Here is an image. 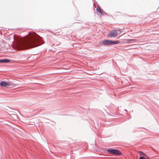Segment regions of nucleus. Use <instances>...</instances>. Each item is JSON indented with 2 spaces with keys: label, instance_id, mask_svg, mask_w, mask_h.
<instances>
[{
  "label": "nucleus",
  "instance_id": "nucleus-1",
  "mask_svg": "<svg viewBox=\"0 0 159 159\" xmlns=\"http://www.w3.org/2000/svg\"><path fill=\"white\" fill-rule=\"evenodd\" d=\"M42 39V38L36 33H29L17 43L16 47L17 50L33 48L38 46Z\"/></svg>",
  "mask_w": 159,
  "mask_h": 159
},
{
  "label": "nucleus",
  "instance_id": "nucleus-2",
  "mask_svg": "<svg viewBox=\"0 0 159 159\" xmlns=\"http://www.w3.org/2000/svg\"><path fill=\"white\" fill-rule=\"evenodd\" d=\"M107 151L111 154H115L117 155H120L121 154V152L117 149H109Z\"/></svg>",
  "mask_w": 159,
  "mask_h": 159
},
{
  "label": "nucleus",
  "instance_id": "nucleus-3",
  "mask_svg": "<svg viewBox=\"0 0 159 159\" xmlns=\"http://www.w3.org/2000/svg\"><path fill=\"white\" fill-rule=\"evenodd\" d=\"M110 37H116L117 36V32L116 30H114L111 31L109 34Z\"/></svg>",
  "mask_w": 159,
  "mask_h": 159
},
{
  "label": "nucleus",
  "instance_id": "nucleus-4",
  "mask_svg": "<svg viewBox=\"0 0 159 159\" xmlns=\"http://www.w3.org/2000/svg\"><path fill=\"white\" fill-rule=\"evenodd\" d=\"M138 152L139 154L140 157H143L145 159H149V157L143 152L138 151Z\"/></svg>",
  "mask_w": 159,
  "mask_h": 159
},
{
  "label": "nucleus",
  "instance_id": "nucleus-5",
  "mask_svg": "<svg viewBox=\"0 0 159 159\" xmlns=\"http://www.w3.org/2000/svg\"><path fill=\"white\" fill-rule=\"evenodd\" d=\"M0 85L1 86L7 87L11 85V83L9 82H2L1 83Z\"/></svg>",
  "mask_w": 159,
  "mask_h": 159
},
{
  "label": "nucleus",
  "instance_id": "nucleus-6",
  "mask_svg": "<svg viewBox=\"0 0 159 159\" xmlns=\"http://www.w3.org/2000/svg\"><path fill=\"white\" fill-rule=\"evenodd\" d=\"M110 40H106L103 41L102 42L103 44L105 45H110Z\"/></svg>",
  "mask_w": 159,
  "mask_h": 159
},
{
  "label": "nucleus",
  "instance_id": "nucleus-7",
  "mask_svg": "<svg viewBox=\"0 0 159 159\" xmlns=\"http://www.w3.org/2000/svg\"><path fill=\"white\" fill-rule=\"evenodd\" d=\"M110 45L112 44H116L119 43L120 42L117 41H111L110 40Z\"/></svg>",
  "mask_w": 159,
  "mask_h": 159
},
{
  "label": "nucleus",
  "instance_id": "nucleus-8",
  "mask_svg": "<svg viewBox=\"0 0 159 159\" xmlns=\"http://www.w3.org/2000/svg\"><path fill=\"white\" fill-rule=\"evenodd\" d=\"M96 10L99 13V14L100 15L103 14L102 10H101L100 8L99 7H97Z\"/></svg>",
  "mask_w": 159,
  "mask_h": 159
},
{
  "label": "nucleus",
  "instance_id": "nucleus-9",
  "mask_svg": "<svg viewBox=\"0 0 159 159\" xmlns=\"http://www.w3.org/2000/svg\"><path fill=\"white\" fill-rule=\"evenodd\" d=\"M2 63L5 62H10V60L9 59H2Z\"/></svg>",
  "mask_w": 159,
  "mask_h": 159
},
{
  "label": "nucleus",
  "instance_id": "nucleus-10",
  "mask_svg": "<svg viewBox=\"0 0 159 159\" xmlns=\"http://www.w3.org/2000/svg\"><path fill=\"white\" fill-rule=\"evenodd\" d=\"M2 59L0 60V63H2Z\"/></svg>",
  "mask_w": 159,
  "mask_h": 159
},
{
  "label": "nucleus",
  "instance_id": "nucleus-11",
  "mask_svg": "<svg viewBox=\"0 0 159 159\" xmlns=\"http://www.w3.org/2000/svg\"><path fill=\"white\" fill-rule=\"evenodd\" d=\"M139 159H145L144 158H143V157H140Z\"/></svg>",
  "mask_w": 159,
  "mask_h": 159
},
{
  "label": "nucleus",
  "instance_id": "nucleus-12",
  "mask_svg": "<svg viewBox=\"0 0 159 159\" xmlns=\"http://www.w3.org/2000/svg\"><path fill=\"white\" fill-rule=\"evenodd\" d=\"M120 37V36H119V37H118V38H119V37Z\"/></svg>",
  "mask_w": 159,
  "mask_h": 159
}]
</instances>
